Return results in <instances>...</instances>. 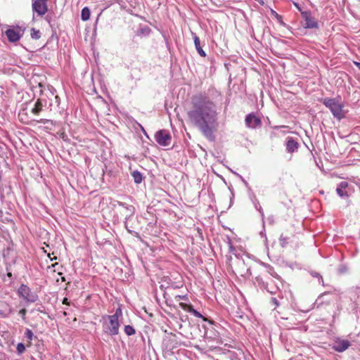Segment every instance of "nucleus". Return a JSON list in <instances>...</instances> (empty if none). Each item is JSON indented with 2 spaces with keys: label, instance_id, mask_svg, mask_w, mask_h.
<instances>
[{
  "label": "nucleus",
  "instance_id": "f257e3e1",
  "mask_svg": "<svg viewBox=\"0 0 360 360\" xmlns=\"http://www.w3.org/2000/svg\"><path fill=\"white\" fill-rule=\"evenodd\" d=\"M191 105L192 109L188 112L190 122L208 140L214 141V133L219 127L217 103L205 94L199 93L193 96Z\"/></svg>",
  "mask_w": 360,
  "mask_h": 360
},
{
  "label": "nucleus",
  "instance_id": "f03ea898",
  "mask_svg": "<svg viewBox=\"0 0 360 360\" xmlns=\"http://www.w3.org/2000/svg\"><path fill=\"white\" fill-rule=\"evenodd\" d=\"M323 103L330 110L334 117L339 120L345 117L346 112L341 99L326 98L323 99Z\"/></svg>",
  "mask_w": 360,
  "mask_h": 360
},
{
  "label": "nucleus",
  "instance_id": "7ed1b4c3",
  "mask_svg": "<svg viewBox=\"0 0 360 360\" xmlns=\"http://www.w3.org/2000/svg\"><path fill=\"white\" fill-rule=\"evenodd\" d=\"M122 314V310L120 308L116 309L115 313L113 315L108 316L109 325L108 326V329L109 330V333L111 335H116L119 333V317Z\"/></svg>",
  "mask_w": 360,
  "mask_h": 360
},
{
  "label": "nucleus",
  "instance_id": "20e7f679",
  "mask_svg": "<svg viewBox=\"0 0 360 360\" xmlns=\"http://www.w3.org/2000/svg\"><path fill=\"white\" fill-rule=\"evenodd\" d=\"M18 295L25 301L30 303L35 302L38 300V295L30 288L25 284H21L18 290Z\"/></svg>",
  "mask_w": 360,
  "mask_h": 360
},
{
  "label": "nucleus",
  "instance_id": "39448f33",
  "mask_svg": "<svg viewBox=\"0 0 360 360\" xmlns=\"http://www.w3.org/2000/svg\"><path fill=\"white\" fill-rule=\"evenodd\" d=\"M155 139L159 145L168 146L170 144L172 137L168 131L162 129L155 133Z\"/></svg>",
  "mask_w": 360,
  "mask_h": 360
},
{
  "label": "nucleus",
  "instance_id": "423d86ee",
  "mask_svg": "<svg viewBox=\"0 0 360 360\" xmlns=\"http://www.w3.org/2000/svg\"><path fill=\"white\" fill-rule=\"evenodd\" d=\"M8 39L11 42H16L20 40L23 34V30L17 26L8 29L5 32Z\"/></svg>",
  "mask_w": 360,
  "mask_h": 360
},
{
  "label": "nucleus",
  "instance_id": "0eeeda50",
  "mask_svg": "<svg viewBox=\"0 0 360 360\" xmlns=\"http://www.w3.org/2000/svg\"><path fill=\"white\" fill-rule=\"evenodd\" d=\"M351 345L349 340L340 338H337L333 343V349L338 352H343L347 350Z\"/></svg>",
  "mask_w": 360,
  "mask_h": 360
},
{
  "label": "nucleus",
  "instance_id": "6e6552de",
  "mask_svg": "<svg viewBox=\"0 0 360 360\" xmlns=\"http://www.w3.org/2000/svg\"><path fill=\"white\" fill-rule=\"evenodd\" d=\"M32 10L38 15H44L48 11L47 1L34 0L32 2Z\"/></svg>",
  "mask_w": 360,
  "mask_h": 360
},
{
  "label": "nucleus",
  "instance_id": "1a4fd4ad",
  "mask_svg": "<svg viewBox=\"0 0 360 360\" xmlns=\"http://www.w3.org/2000/svg\"><path fill=\"white\" fill-rule=\"evenodd\" d=\"M337 194L342 198H348L349 195V184L345 181H341L336 188Z\"/></svg>",
  "mask_w": 360,
  "mask_h": 360
},
{
  "label": "nucleus",
  "instance_id": "9d476101",
  "mask_svg": "<svg viewBox=\"0 0 360 360\" xmlns=\"http://www.w3.org/2000/svg\"><path fill=\"white\" fill-rule=\"evenodd\" d=\"M246 126L249 128H256L261 124V120L254 114H248L245 117Z\"/></svg>",
  "mask_w": 360,
  "mask_h": 360
},
{
  "label": "nucleus",
  "instance_id": "9b49d317",
  "mask_svg": "<svg viewBox=\"0 0 360 360\" xmlns=\"http://www.w3.org/2000/svg\"><path fill=\"white\" fill-rule=\"evenodd\" d=\"M179 307L182 309H184V310H185V311L192 314L194 316H195L197 318H200V319H202L205 321H207V319L206 318H205L200 312H198L197 310H195L193 307L192 305L188 304H186V303H184V302H180L179 303Z\"/></svg>",
  "mask_w": 360,
  "mask_h": 360
},
{
  "label": "nucleus",
  "instance_id": "f8f14e48",
  "mask_svg": "<svg viewBox=\"0 0 360 360\" xmlns=\"http://www.w3.org/2000/svg\"><path fill=\"white\" fill-rule=\"evenodd\" d=\"M301 14L304 20L302 24L305 28L315 27V21L314 18L311 17V14L308 11H302Z\"/></svg>",
  "mask_w": 360,
  "mask_h": 360
},
{
  "label": "nucleus",
  "instance_id": "ddd939ff",
  "mask_svg": "<svg viewBox=\"0 0 360 360\" xmlns=\"http://www.w3.org/2000/svg\"><path fill=\"white\" fill-rule=\"evenodd\" d=\"M286 150L288 153H294L297 150L299 143L292 137L288 136L285 140Z\"/></svg>",
  "mask_w": 360,
  "mask_h": 360
},
{
  "label": "nucleus",
  "instance_id": "4468645a",
  "mask_svg": "<svg viewBox=\"0 0 360 360\" xmlns=\"http://www.w3.org/2000/svg\"><path fill=\"white\" fill-rule=\"evenodd\" d=\"M46 105V101H44L41 98H38L34 107L32 108L31 112L35 115H38L43 110V107Z\"/></svg>",
  "mask_w": 360,
  "mask_h": 360
},
{
  "label": "nucleus",
  "instance_id": "2eb2a0df",
  "mask_svg": "<svg viewBox=\"0 0 360 360\" xmlns=\"http://www.w3.org/2000/svg\"><path fill=\"white\" fill-rule=\"evenodd\" d=\"M192 35L193 37L195 46V49H196L198 53H199V55L200 56L205 57L206 53L200 46V41L199 37L194 32H192Z\"/></svg>",
  "mask_w": 360,
  "mask_h": 360
},
{
  "label": "nucleus",
  "instance_id": "dca6fc26",
  "mask_svg": "<svg viewBox=\"0 0 360 360\" xmlns=\"http://www.w3.org/2000/svg\"><path fill=\"white\" fill-rule=\"evenodd\" d=\"M122 208H123L122 213L125 216L126 219L130 217L134 213L135 209H134V206H132L131 205L126 204V205Z\"/></svg>",
  "mask_w": 360,
  "mask_h": 360
},
{
  "label": "nucleus",
  "instance_id": "f3484780",
  "mask_svg": "<svg viewBox=\"0 0 360 360\" xmlns=\"http://www.w3.org/2000/svg\"><path fill=\"white\" fill-rule=\"evenodd\" d=\"M24 335L25 338H26L27 340V347H29L32 345V340L34 338V333L30 329L26 328Z\"/></svg>",
  "mask_w": 360,
  "mask_h": 360
},
{
  "label": "nucleus",
  "instance_id": "a211bd4d",
  "mask_svg": "<svg viewBox=\"0 0 360 360\" xmlns=\"http://www.w3.org/2000/svg\"><path fill=\"white\" fill-rule=\"evenodd\" d=\"M150 29L148 26L140 27L137 30V34L139 36H147L150 32Z\"/></svg>",
  "mask_w": 360,
  "mask_h": 360
},
{
  "label": "nucleus",
  "instance_id": "6ab92c4d",
  "mask_svg": "<svg viewBox=\"0 0 360 360\" xmlns=\"http://www.w3.org/2000/svg\"><path fill=\"white\" fill-rule=\"evenodd\" d=\"M131 176H132L134 181L136 184H140L143 180L142 174H141V172H139L137 170L134 171L131 173Z\"/></svg>",
  "mask_w": 360,
  "mask_h": 360
},
{
  "label": "nucleus",
  "instance_id": "aec40b11",
  "mask_svg": "<svg viewBox=\"0 0 360 360\" xmlns=\"http://www.w3.org/2000/svg\"><path fill=\"white\" fill-rule=\"evenodd\" d=\"M89 18H90V10L89 8L84 7L82 10L81 18L82 20L86 21V20H89Z\"/></svg>",
  "mask_w": 360,
  "mask_h": 360
},
{
  "label": "nucleus",
  "instance_id": "412c9836",
  "mask_svg": "<svg viewBox=\"0 0 360 360\" xmlns=\"http://www.w3.org/2000/svg\"><path fill=\"white\" fill-rule=\"evenodd\" d=\"M27 345L20 342L16 346V352L18 355L23 354L26 350Z\"/></svg>",
  "mask_w": 360,
  "mask_h": 360
},
{
  "label": "nucleus",
  "instance_id": "4be33fe9",
  "mask_svg": "<svg viewBox=\"0 0 360 360\" xmlns=\"http://www.w3.org/2000/svg\"><path fill=\"white\" fill-rule=\"evenodd\" d=\"M31 37L34 39H39L41 37V32L39 30L34 28L31 29Z\"/></svg>",
  "mask_w": 360,
  "mask_h": 360
},
{
  "label": "nucleus",
  "instance_id": "5701e85b",
  "mask_svg": "<svg viewBox=\"0 0 360 360\" xmlns=\"http://www.w3.org/2000/svg\"><path fill=\"white\" fill-rule=\"evenodd\" d=\"M124 333L129 336L135 334V329L132 326L127 325L124 326Z\"/></svg>",
  "mask_w": 360,
  "mask_h": 360
},
{
  "label": "nucleus",
  "instance_id": "b1692460",
  "mask_svg": "<svg viewBox=\"0 0 360 360\" xmlns=\"http://www.w3.org/2000/svg\"><path fill=\"white\" fill-rule=\"evenodd\" d=\"M255 207L260 212L262 221H264V214L259 202L257 200L255 202Z\"/></svg>",
  "mask_w": 360,
  "mask_h": 360
},
{
  "label": "nucleus",
  "instance_id": "393cba45",
  "mask_svg": "<svg viewBox=\"0 0 360 360\" xmlns=\"http://www.w3.org/2000/svg\"><path fill=\"white\" fill-rule=\"evenodd\" d=\"M27 114L26 112H25V110H22L21 112H19L18 114V117L20 118V120L22 121V122H26L25 121H24V119H25V117L24 116H26Z\"/></svg>",
  "mask_w": 360,
  "mask_h": 360
},
{
  "label": "nucleus",
  "instance_id": "a878e982",
  "mask_svg": "<svg viewBox=\"0 0 360 360\" xmlns=\"http://www.w3.org/2000/svg\"><path fill=\"white\" fill-rule=\"evenodd\" d=\"M175 300L176 301H179L180 300H188V297H187V295H176L175 296Z\"/></svg>",
  "mask_w": 360,
  "mask_h": 360
},
{
  "label": "nucleus",
  "instance_id": "bb28decb",
  "mask_svg": "<svg viewBox=\"0 0 360 360\" xmlns=\"http://www.w3.org/2000/svg\"><path fill=\"white\" fill-rule=\"evenodd\" d=\"M26 309H22L19 311V314L22 317V319H25V315H26Z\"/></svg>",
  "mask_w": 360,
  "mask_h": 360
},
{
  "label": "nucleus",
  "instance_id": "cd10ccee",
  "mask_svg": "<svg viewBox=\"0 0 360 360\" xmlns=\"http://www.w3.org/2000/svg\"><path fill=\"white\" fill-rule=\"evenodd\" d=\"M54 98L56 99V102L57 103L58 105L60 104V98L58 96H54Z\"/></svg>",
  "mask_w": 360,
  "mask_h": 360
},
{
  "label": "nucleus",
  "instance_id": "c85d7f7f",
  "mask_svg": "<svg viewBox=\"0 0 360 360\" xmlns=\"http://www.w3.org/2000/svg\"><path fill=\"white\" fill-rule=\"evenodd\" d=\"M49 122V120H40V121H39L38 122L45 124V123H47V122Z\"/></svg>",
  "mask_w": 360,
  "mask_h": 360
},
{
  "label": "nucleus",
  "instance_id": "c756f323",
  "mask_svg": "<svg viewBox=\"0 0 360 360\" xmlns=\"http://www.w3.org/2000/svg\"><path fill=\"white\" fill-rule=\"evenodd\" d=\"M118 205L121 206L122 207H124L127 203L122 202H117Z\"/></svg>",
  "mask_w": 360,
  "mask_h": 360
},
{
  "label": "nucleus",
  "instance_id": "7c9ffc66",
  "mask_svg": "<svg viewBox=\"0 0 360 360\" xmlns=\"http://www.w3.org/2000/svg\"><path fill=\"white\" fill-rule=\"evenodd\" d=\"M63 304H69V302H68V298H66V297H65V298H64V299H63Z\"/></svg>",
  "mask_w": 360,
  "mask_h": 360
},
{
  "label": "nucleus",
  "instance_id": "2f4dec72",
  "mask_svg": "<svg viewBox=\"0 0 360 360\" xmlns=\"http://www.w3.org/2000/svg\"><path fill=\"white\" fill-rule=\"evenodd\" d=\"M355 65L360 70V63L359 62H354Z\"/></svg>",
  "mask_w": 360,
  "mask_h": 360
},
{
  "label": "nucleus",
  "instance_id": "473e14b6",
  "mask_svg": "<svg viewBox=\"0 0 360 360\" xmlns=\"http://www.w3.org/2000/svg\"><path fill=\"white\" fill-rule=\"evenodd\" d=\"M7 276H8V277H11V276H12V274H11V273H10V272H8V273L7 274Z\"/></svg>",
  "mask_w": 360,
  "mask_h": 360
},
{
  "label": "nucleus",
  "instance_id": "72a5a7b5",
  "mask_svg": "<svg viewBox=\"0 0 360 360\" xmlns=\"http://www.w3.org/2000/svg\"><path fill=\"white\" fill-rule=\"evenodd\" d=\"M1 314H2V312H1V311L0 310V315H1Z\"/></svg>",
  "mask_w": 360,
  "mask_h": 360
}]
</instances>
